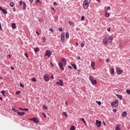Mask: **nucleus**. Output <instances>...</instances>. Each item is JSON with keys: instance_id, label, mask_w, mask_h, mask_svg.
Segmentation results:
<instances>
[{"instance_id": "nucleus-5", "label": "nucleus", "mask_w": 130, "mask_h": 130, "mask_svg": "<svg viewBox=\"0 0 130 130\" xmlns=\"http://www.w3.org/2000/svg\"><path fill=\"white\" fill-rule=\"evenodd\" d=\"M52 54V52L49 50H46V54L45 55H47L49 57H50V56Z\"/></svg>"}, {"instance_id": "nucleus-40", "label": "nucleus", "mask_w": 130, "mask_h": 130, "mask_svg": "<svg viewBox=\"0 0 130 130\" xmlns=\"http://www.w3.org/2000/svg\"><path fill=\"white\" fill-rule=\"evenodd\" d=\"M18 114H25V112H18Z\"/></svg>"}, {"instance_id": "nucleus-1", "label": "nucleus", "mask_w": 130, "mask_h": 130, "mask_svg": "<svg viewBox=\"0 0 130 130\" xmlns=\"http://www.w3.org/2000/svg\"><path fill=\"white\" fill-rule=\"evenodd\" d=\"M89 79L90 80L92 85H96V84H97V80H96V79H94L93 76H90L89 77Z\"/></svg>"}, {"instance_id": "nucleus-63", "label": "nucleus", "mask_w": 130, "mask_h": 130, "mask_svg": "<svg viewBox=\"0 0 130 130\" xmlns=\"http://www.w3.org/2000/svg\"><path fill=\"white\" fill-rule=\"evenodd\" d=\"M68 68H69V69H70L71 70H72V66H69L68 67Z\"/></svg>"}, {"instance_id": "nucleus-50", "label": "nucleus", "mask_w": 130, "mask_h": 130, "mask_svg": "<svg viewBox=\"0 0 130 130\" xmlns=\"http://www.w3.org/2000/svg\"><path fill=\"white\" fill-rule=\"evenodd\" d=\"M10 69H11V70H12V71H14V70H15V68H14V67H10Z\"/></svg>"}, {"instance_id": "nucleus-56", "label": "nucleus", "mask_w": 130, "mask_h": 130, "mask_svg": "<svg viewBox=\"0 0 130 130\" xmlns=\"http://www.w3.org/2000/svg\"><path fill=\"white\" fill-rule=\"evenodd\" d=\"M53 5L54 6H57V3H56V2H54Z\"/></svg>"}, {"instance_id": "nucleus-29", "label": "nucleus", "mask_w": 130, "mask_h": 130, "mask_svg": "<svg viewBox=\"0 0 130 130\" xmlns=\"http://www.w3.org/2000/svg\"><path fill=\"white\" fill-rule=\"evenodd\" d=\"M20 110H24V111H29L28 109H22L21 108H19Z\"/></svg>"}, {"instance_id": "nucleus-4", "label": "nucleus", "mask_w": 130, "mask_h": 130, "mask_svg": "<svg viewBox=\"0 0 130 130\" xmlns=\"http://www.w3.org/2000/svg\"><path fill=\"white\" fill-rule=\"evenodd\" d=\"M63 66H66L67 64V60H66V58H62L61 59V62H60Z\"/></svg>"}, {"instance_id": "nucleus-18", "label": "nucleus", "mask_w": 130, "mask_h": 130, "mask_svg": "<svg viewBox=\"0 0 130 130\" xmlns=\"http://www.w3.org/2000/svg\"><path fill=\"white\" fill-rule=\"evenodd\" d=\"M91 68H92V69H95V68H94V67H95V62L94 61H91Z\"/></svg>"}, {"instance_id": "nucleus-7", "label": "nucleus", "mask_w": 130, "mask_h": 130, "mask_svg": "<svg viewBox=\"0 0 130 130\" xmlns=\"http://www.w3.org/2000/svg\"><path fill=\"white\" fill-rule=\"evenodd\" d=\"M44 79H45V81L48 82V81H49V77L48 76V75L45 74L44 76Z\"/></svg>"}, {"instance_id": "nucleus-24", "label": "nucleus", "mask_w": 130, "mask_h": 130, "mask_svg": "<svg viewBox=\"0 0 130 130\" xmlns=\"http://www.w3.org/2000/svg\"><path fill=\"white\" fill-rule=\"evenodd\" d=\"M2 12L3 13V14H4L5 15H7V14H8V11H7V10H6L5 9H4L2 11Z\"/></svg>"}, {"instance_id": "nucleus-54", "label": "nucleus", "mask_w": 130, "mask_h": 130, "mask_svg": "<svg viewBox=\"0 0 130 130\" xmlns=\"http://www.w3.org/2000/svg\"><path fill=\"white\" fill-rule=\"evenodd\" d=\"M106 62H109V58H107L106 60Z\"/></svg>"}, {"instance_id": "nucleus-11", "label": "nucleus", "mask_w": 130, "mask_h": 130, "mask_svg": "<svg viewBox=\"0 0 130 130\" xmlns=\"http://www.w3.org/2000/svg\"><path fill=\"white\" fill-rule=\"evenodd\" d=\"M117 74V75H121L122 73V70H120V69L117 68L116 69Z\"/></svg>"}, {"instance_id": "nucleus-34", "label": "nucleus", "mask_w": 130, "mask_h": 130, "mask_svg": "<svg viewBox=\"0 0 130 130\" xmlns=\"http://www.w3.org/2000/svg\"><path fill=\"white\" fill-rule=\"evenodd\" d=\"M81 120L82 121H83L84 122V123H86V121H85V119L84 118H81Z\"/></svg>"}, {"instance_id": "nucleus-12", "label": "nucleus", "mask_w": 130, "mask_h": 130, "mask_svg": "<svg viewBox=\"0 0 130 130\" xmlns=\"http://www.w3.org/2000/svg\"><path fill=\"white\" fill-rule=\"evenodd\" d=\"M88 7H89V4L88 3H85V2H83V8L84 9H88Z\"/></svg>"}, {"instance_id": "nucleus-37", "label": "nucleus", "mask_w": 130, "mask_h": 130, "mask_svg": "<svg viewBox=\"0 0 130 130\" xmlns=\"http://www.w3.org/2000/svg\"><path fill=\"white\" fill-rule=\"evenodd\" d=\"M43 109H48V108L45 106H43Z\"/></svg>"}, {"instance_id": "nucleus-60", "label": "nucleus", "mask_w": 130, "mask_h": 130, "mask_svg": "<svg viewBox=\"0 0 130 130\" xmlns=\"http://www.w3.org/2000/svg\"><path fill=\"white\" fill-rule=\"evenodd\" d=\"M13 12H16V8L14 7L13 8Z\"/></svg>"}, {"instance_id": "nucleus-32", "label": "nucleus", "mask_w": 130, "mask_h": 130, "mask_svg": "<svg viewBox=\"0 0 130 130\" xmlns=\"http://www.w3.org/2000/svg\"><path fill=\"white\" fill-rule=\"evenodd\" d=\"M10 6L11 7V8H13V7H14V3L13 2H11L10 3Z\"/></svg>"}, {"instance_id": "nucleus-16", "label": "nucleus", "mask_w": 130, "mask_h": 130, "mask_svg": "<svg viewBox=\"0 0 130 130\" xmlns=\"http://www.w3.org/2000/svg\"><path fill=\"white\" fill-rule=\"evenodd\" d=\"M116 96L119 99H120V100H122V96L121 95L116 94Z\"/></svg>"}, {"instance_id": "nucleus-8", "label": "nucleus", "mask_w": 130, "mask_h": 130, "mask_svg": "<svg viewBox=\"0 0 130 130\" xmlns=\"http://www.w3.org/2000/svg\"><path fill=\"white\" fill-rule=\"evenodd\" d=\"M56 83L57 84V85H59V86H63L64 85L63 81H62L61 80H59V82H56Z\"/></svg>"}, {"instance_id": "nucleus-48", "label": "nucleus", "mask_w": 130, "mask_h": 130, "mask_svg": "<svg viewBox=\"0 0 130 130\" xmlns=\"http://www.w3.org/2000/svg\"><path fill=\"white\" fill-rule=\"evenodd\" d=\"M122 117H126V114H122Z\"/></svg>"}, {"instance_id": "nucleus-42", "label": "nucleus", "mask_w": 130, "mask_h": 130, "mask_svg": "<svg viewBox=\"0 0 130 130\" xmlns=\"http://www.w3.org/2000/svg\"><path fill=\"white\" fill-rule=\"evenodd\" d=\"M58 31H60V32H62V28L61 27L59 28Z\"/></svg>"}, {"instance_id": "nucleus-55", "label": "nucleus", "mask_w": 130, "mask_h": 130, "mask_svg": "<svg viewBox=\"0 0 130 130\" xmlns=\"http://www.w3.org/2000/svg\"><path fill=\"white\" fill-rule=\"evenodd\" d=\"M103 123L104 124V125L106 126V123H105V122L104 121H103Z\"/></svg>"}, {"instance_id": "nucleus-47", "label": "nucleus", "mask_w": 130, "mask_h": 130, "mask_svg": "<svg viewBox=\"0 0 130 130\" xmlns=\"http://www.w3.org/2000/svg\"><path fill=\"white\" fill-rule=\"evenodd\" d=\"M51 10H52V11H53L54 12H56V10H55V9H54V8L53 7L51 8Z\"/></svg>"}, {"instance_id": "nucleus-61", "label": "nucleus", "mask_w": 130, "mask_h": 130, "mask_svg": "<svg viewBox=\"0 0 130 130\" xmlns=\"http://www.w3.org/2000/svg\"><path fill=\"white\" fill-rule=\"evenodd\" d=\"M113 112H116V109H113Z\"/></svg>"}, {"instance_id": "nucleus-23", "label": "nucleus", "mask_w": 130, "mask_h": 130, "mask_svg": "<svg viewBox=\"0 0 130 130\" xmlns=\"http://www.w3.org/2000/svg\"><path fill=\"white\" fill-rule=\"evenodd\" d=\"M12 110L13 111H14V112H16V113H17V114L19 113V111H18V110L15 109V108H12Z\"/></svg>"}, {"instance_id": "nucleus-41", "label": "nucleus", "mask_w": 130, "mask_h": 130, "mask_svg": "<svg viewBox=\"0 0 130 130\" xmlns=\"http://www.w3.org/2000/svg\"><path fill=\"white\" fill-rule=\"evenodd\" d=\"M81 47H84V46H85V44H84V43H81L80 44Z\"/></svg>"}, {"instance_id": "nucleus-31", "label": "nucleus", "mask_w": 130, "mask_h": 130, "mask_svg": "<svg viewBox=\"0 0 130 130\" xmlns=\"http://www.w3.org/2000/svg\"><path fill=\"white\" fill-rule=\"evenodd\" d=\"M76 129V127H75V126L73 125L71 126L70 130H75Z\"/></svg>"}, {"instance_id": "nucleus-57", "label": "nucleus", "mask_w": 130, "mask_h": 130, "mask_svg": "<svg viewBox=\"0 0 130 130\" xmlns=\"http://www.w3.org/2000/svg\"><path fill=\"white\" fill-rule=\"evenodd\" d=\"M107 31H108V32H110V27H108Z\"/></svg>"}, {"instance_id": "nucleus-49", "label": "nucleus", "mask_w": 130, "mask_h": 130, "mask_svg": "<svg viewBox=\"0 0 130 130\" xmlns=\"http://www.w3.org/2000/svg\"><path fill=\"white\" fill-rule=\"evenodd\" d=\"M24 55L25 57H28V54H27V53H25Z\"/></svg>"}, {"instance_id": "nucleus-43", "label": "nucleus", "mask_w": 130, "mask_h": 130, "mask_svg": "<svg viewBox=\"0 0 130 130\" xmlns=\"http://www.w3.org/2000/svg\"><path fill=\"white\" fill-rule=\"evenodd\" d=\"M19 3H20V5L21 6H22V5H23V1H20L19 2Z\"/></svg>"}, {"instance_id": "nucleus-58", "label": "nucleus", "mask_w": 130, "mask_h": 130, "mask_svg": "<svg viewBox=\"0 0 130 130\" xmlns=\"http://www.w3.org/2000/svg\"><path fill=\"white\" fill-rule=\"evenodd\" d=\"M36 34H37L38 36L40 35V34H39V32L38 31H37L36 32Z\"/></svg>"}, {"instance_id": "nucleus-19", "label": "nucleus", "mask_w": 130, "mask_h": 130, "mask_svg": "<svg viewBox=\"0 0 130 130\" xmlns=\"http://www.w3.org/2000/svg\"><path fill=\"white\" fill-rule=\"evenodd\" d=\"M112 38H108V42H109V43H111V42H112Z\"/></svg>"}, {"instance_id": "nucleus-35", "label": "nucleus", "mask_w": 130, "mask_h": 130, "mask_svg": "<svg viewBox=\"0 0 130 130\" xmlns=\"http://www.w3.org/2000/svg\"><path fill=\"white\" fill-rule=\"evenodd\" d=\"M43 42H45L46 41V38H45V37H43Z\"/></svg>"}, {"instance_id": "nucleus-53", "label": "nucleus", "mask_w": 130, "mask_h": 130, "mask_svg": "<svg viewBox=\"0 0 130 130\" xmlns=\"http://www.w3.org/2000/svg\"><path fill=\"white\" fill-rule=\"evenodd\" d=\"M40 0H36V3L38 4V3H40Z\"/></svg>"}, {"instance_id": "nucleus-21", "label": "nucleus", "mask_w": 130, "mask_h": 130, "mask_svg": "<svg viewBox=\"0 0 130 130\" xmlns=\"http://www.w3.org/2000/svg\"><path fill=\"white\" fill-rule=\"evenodd\" d=\"M11 26H12V28H13V29H16V24L15 23H12L11 24Z\"/></svg>"}, {"instance_id": "nucleus-25", "label": "nucleus", "mask_w": 130, "mask_h": 130, "mask_svg": "<svg viewBox=\"0 0 130 130\" xmlns=\"http://www.w3.org/2000/svg\"><path fill=\"white\" fill-rule=\"evenodd\" d=\"M105 16L107 18H109V17H110V13H106Z\"/></svg>"}, {"instance_id": "nucleus-6", "label": "nucleus", "mask_w": 130, "mask_h": 130, "mask_svg": "<svg viewBox=\"0 0 130 130\" xmlns=\"http://www.w3.org/2000/svg\"><path fill=\"white\" fill-rule=\"evenodd\" d=\"M101 123H102L101 121L96 120L95 124H96V125L98 126V127H100V126H101Z\"/></svg>"}, {"instance_id": "nucleus-9", "label": "nucleus", "mask_w": 130, "mask_h": 130, "mask_svg": "<svg viewBox=\"0 0 130 130\" xmlns=\"http://www.w3.org/2000/svg\"><path fill=\"white\" fill-rule=\"evenodd\" d=\"M61 41L62 42H64V32H62L61 35Z\"/></svg>"}, {"instance_id": "nucleus-28", "label": "nucleus", "mask_w": 130, "mask_h": 130, "mask_svg": "<svg viewBox=\"0 0 130 130\" xmlns=\"http://www.w3.org/2000/svg\"><path fill=\"white\" fill-rule=\"evenodd\" d=\"M110 9H111L110 6L108 7L107 8L105 9V12L106 13H107L108 12V10H110Z\"/></svg>"}, {"instance_id": "nucleus-45", "label": "nucleus", "mask_w": 130, "mask_h": 130, "mask_svg": "<svg viewBox=\"0 0 130 130\" xmlns=\"http://www.w3.org/2000/svg\"><path fill=\"white\" fill-rule=\"evenodd\" d=\"M49 30V31H51V32H53V29L52 28H50Z\"/></svg>"}, {"instance_id": "nucleus-52", "label": "nucleus", "mask_w": 130, "mask_h": 130, "mask_svg": "<svg viewBox=\"0 0 130 130\" xmlns=\"http://www.w3.org/2000/svg\"><path fill=\"white\" fill-rule=\"evenodd\" d=\"M50 78L51 79H52V80H53L54 79V77H53V75H51Z\"/></svg>"}, {"instance_id": "nucleus-10", "label": "nucleus", "mask_w": 130, "mask_h": 130, "mask_svg": "<svg viewBox=\"0 0 130 130\" xmlns=\"http://www.w3.org/2000/svg\"><path fill=\"white\" fill-rule=\"evenodd\" d=\"M59 68H60V69L62 70V71H64V68L63 67V64L61 62H59Z\"/></svg>"}, {"instance_id": "nucleus-3", "label": "nucleus", "mask_w": 130, "mask_h": 130, "mask_svg": "<svg viewBox=\"0 0 130 130\" xmlns=\"http://www.w3.org/2000/svg\"><path fill=\"white\" fill-rule=\"evenodd\" d=\"M29 120H31L35 122V123H39V120L37 117H35L31 119H29Z\"/></svg>"}, {"instance_id": "nucleus-13", "label": "nucleus", "mask_w": 130, "mask_h": 130, "mask_svg": "<svg viewBox=\"0 0 130 130\" xmlns=\"http://www.w3.org/2000/svg\"><path fill=\"white\" fill-rule=\"evenodd\" d=\"M22 9L24 10H26V3L25 2H23Z\"/></svg>"}, {"instance_id": "nucleus-46", "label": "nucleus", "mask_w": 130, "mask_h": 130, "mask_svg": "<svg viewBox=\"0 0 130 130\" xmlns=\"http://www.w3.org/2000/svg\"><path fill=\"white\" fill-rule=\"evenodd\" d=\"M20 86L21 87V88H24V85H23V84L20 83Z\"/></svg>"}, {"instance_id": "nucleus-20", "label": "nucleus", "mask_w": 130, "mask_h": 130, "mask_svg": "<svg viewBox=\"0 0 130 130\" xmlns=\"http://www.w3.org/2000/svg\"><path fill=\"white\" fill-rule=\"evenodd\" d=\"M69 37H70V35L69 34V32H67L66 34V39H69Z\"/></svg>"}, {"instance_id": "nucleus-2", "label": "nucleus", "mask_w": 130, "mask_h": 130, "mask_svg": "<svg viewBox=\"0 0 130 130\" xmlns=\"http://www.w3.org/2000/svg\"><path fill=\"white\" fill-rule=\"evenodd\" d=\"M111 105L112 106H113V107H116V106H118V101L116 100L114 102H112L111 103Z\"/></svg>"}, {"instance_id": "nucleus-39", "label": "nucleus", "mask_w": 130, "mask_h": 130, "mask_svg": "<svg viewBox=\"0 0 130 130\" xmlns=\"http://www.w3.org/2000/svg\"><path fill=\"white\" fill-rule=\"evenodd\" d=\"M85 20V17L84 16H81V21H84Z\"/></svg>"}, {"instance_id": "nucleus-15", "label": "nucleus", "mask_w": 130, "mask_h": 130, "mask_svg": "<svg viewBox=\"0 0 130 130\" xmlns=\"http://www.w3.org/2000/svg\"><path fill=\"white\" fill-rule=\"evenodd\" d=\"M34 50L35 51V52H39V51H40V49H39V48H35L34 49Z\"/></svg>"}, {"instance_id": "nucleus-30", "label": "nucleus", "mask_w": 130, "mask_h": 130, "mask_svg": "<svg viewBox=\"0 0 130 130\" xmlns=\"http://www.w3.org/2000/svg\"><path fill=\"white\" fill-rule=\"evenodd\" d=\"M111 75H114V69H111Z\"/></svg>"}, {"instance_id": "nucleus-14", "label": "nucleus", "mask_w": 130, "mask_h": 130, "mask_svg": "<svg viewBox=\"0 0 130 130\" xmlns=\"http://www.w3.org/2000/svg\"><path fill=\"white\" fill-rule=\"evenodd\" d=\"M103 44H106L107 45V38H105L103 39Z\"/></svg>"}, {"instance_id": "nucleus-59", "label": "nucleus", "mask_w": 130, "mask_h": 130, "mask_svg": "<svg viewBox=\"0 0 130 130\" xmlns=\"http://www.w3.org/2000/svg\"><path fill=\"white\" fill-rule=\"evenodd\" d=\"M77 59H78V60H81V57L78 56V57H77Z\"/></svg>"}, {"instance_id": "nucleus-44", "label": "nucleus", "mask_w": 130, "mask_h": 130, "mask_svg": "<svg viewBox=\"0 0 130 130\" xmlns=\"http://www.w3.org/2000/svg\"><path fill=\"white\" fill-rule=\"evenodd\" d=\"M69 23L70 25H71V26H73V25H74V23H73L72 21H69Z\"/></svg>"}, {"instance_id": "nucleus-22", "label": "nucleus", "mask_w": 130, "mask_h": 130, "mask_svg": "<svg viewBox=\"0 0 130 130\" xmlns=\"http://www.w3.org/2000/svg\"><path fill=\"white\" fill-rule=\"evenodd\" d=\"M71 66L73 67L74 70H77V65L76 64L71 63Z\"/></svg>"}, {"instance_id": "nucleus-26", "label": "nucleus", "mask_w": 130, "mask_h": 130, "mask_svg": "<svg viewBox=\"0 0 130 130\" xmlns=\"http://www.w3.org/2000/svg\"><path fill=\"white\" fill-rule=\"evenodd\" d=\"M31 81H32V82H35V83H36V82H37V79L34 77L31 79Z\"/></svg>"}, {"instance_id": "nucleus-51", "label": "nucleus", "mask_w": 130, "mask_h": 130, "mask_svg": "<svg viewBox=\"0 0 130 130\" xmlns=\"http://www.w3.org/2000/svg\"><path fill=\"white\" fill-rule=\"evenodd\" d=\"M1 93H2V94H5V93H6V92L5 91V90H2V91H1Z\"/></svg>"}, {"instance_id": "nucleus-36", "label": "nucleus", "mask_w": 130, "mask_h": 130, "mask_svg": "<svg viewBox=\"0 0 130 130\" xmlns=\"http://www.w3.org/2000/svg\"><path fill=\"white\" fill-rule=\"evenodd\" d=\"M20 93H21V91H20L19 90L16 92V94L17 95H19V94H20Z\"/></svg>"}, {"instance_id": "nucleus-27", "label": "nucleus", "mask_w": 130, "mask_h": 130, "mask_svg": "<svg viewBox=\"0 0 130 130\" xmlns=\"http://www.w3.org/2000/svg\"><path fill=\"white\" fill-rule=\"evenodd\" d=\"M84 3H85V4H88L89 5V4H90V3H91V1H90V0H85Z\"/></svg>"}, {"instance_id": "nucleus-62", "label": "nucleus", "mask_w": 130, "mask_h": 130, "mask_svg": "<svg viewBox=\"0 0 130 130\" xmlns=\"http://www.w3.org/2000/svg\"><path fill=\"white\" fill-rule=\"evenodd\" d=\"M126 112L125 111L123 112L122 114H126Z\"/></svg>"}, {"instance_id": "nucleus-38", "label": "nucleus", "mask_w": 130, "mask_h": 130, "mask_svg": "<svg viewBox=\"0 0 130 130\" xmlns=\"http://www.w3.org/2000/svg\"><path fill=\"white\" fill-rule=\"evenodd\" d=\"M96 103H98V105H99L100 106V105H101V102L100 101H96Z\"/></svg>"}, {"instance_id": "nucleus-64", "label": "nucleus", "mask_w": 130, "mask_h": 130, "mask_svg": "<svg viewBox=\"0 0 130 130\" xmlns=\"http://www.w3.org/2000/svg\"><path fill=\"white\" fill-rule=\"evenodd\" d=\"M39 22H42V20L41 19H39Z\"/></svg>"}, {"instance_id": "nucleus-33", "label": "nucleus", "mask_w": 130, "mask_h": 130, "mask_svg": "<svg viewBox=\"0 0 130 130\" xmlns=\"http://www.w3.org/2000/svg\"><path fill=\"white\" fill-rule=\"evenodd\" d=\"M126 92L127 94H128L129 95H130V90L129 89H127L126 90Z\"/></svg>"}, {"instance_id": "nucleus-17", "label": "nucleus", "mask_w": 130, "mask_h": 130, "mask_svg": "<svg viewBox=\"0 0 130 130\" xmlns=\"http://www.w3.org/2000/svg\"><path fill=\"white\" fill-rule=\"evenodd\" d=\"M119 126H120L119 124H117L115 129L116 130H121L120 128H119Z\"/></svg>"}]
</instances>
